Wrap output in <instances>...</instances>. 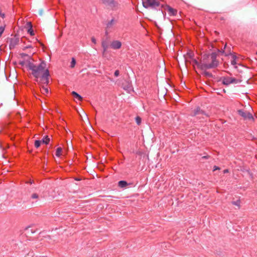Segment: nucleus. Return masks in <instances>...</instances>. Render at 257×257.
<instances>
[{
	"label": "nucleus",
	"instance_id": "72a5a7b5",
	"mask_svg": "<svg viewBox=\"0 0 257 257\" xmlns=\"http://www.w3.org/2000/svg\"><path fill=\"white\" fill-rule=\"evenodd\" d=\"M67 146H68V149H69V147H70L71 148H73L71 143H70L69 144L67 143Z\"/></svg>",
	"mask_w": 257,
	"mask_h": 257
},
{
	"label": "nucleus",
	"instance_id": "58836bf2",
	"mask_svg": "<svg viewBox=\"0 0 257 257\" xmlns=\"http://www.w3.org/2000/svg\"><path fill=\"white\" fill-rule=\"evenodd\" d=\"M208 62H209V63H211V62H212V61H211V60L210 59L209 60Z\"/></svg>",
	"mask_w": 257,
	"mask_h": 257
},
{
	"label": "nucleus",
	"instance_id": "412c9836",
	"mask_svg": "<svg viewBox=\"0 0 257 257\" xmlns=\"http://www.w3.org/2000/svg\"><path fill=\"white\" fill-rule=\"evenodd\" d=\"M231 57H232V60L231 61V63L233 65H235L237 63V62L236 61V57L234 55H232Z\"/></svg>",
	"mask_w": 257,
	"mask_h": 257
},
{
	"label": "nucleus",
	"instance_id": "393cba45",
	"mask_svg": "<svg viewBox=\"0 0 257 257\" xmlns=\"http://www.w3.org/2000/svg\"><path fill=\"white\" fill-rule=\"evenodd\" d=\"M102 46L103 48V50H104V51H105L107 48V45L104 42H102Z\"/></svg>",
	"mask_w": 257,
	"mask_h": 257
},
{
	"label": "nucleus",
	"instance_id": "2f4dec72",
	"mask_svg": "<svg viewBox=\"0 0 257 257\" xmlns=\"http://www.w3.org/2000/svg\"><path fill=\"white\" fill-rule=\"evenodd\" d=\"M91 41L92 42V43H93L94 44H95L96 43V39H95V38L94 37H91Z\"/></svg>",
	"mask_w": 257,
	"mask_h": 257
},
{
	"label": "nucleus",
	"instance_id": "cd10ccee",
	"mask_svg": "<svg viewBox=\"0 0 257 257\" xmlns=\"http://www.w3.org/2000/svg\"><path fill=\"white\" fill-rule=\"evenodd\" d=\"M28 32L30 33V34L31 35V36H33L34 35V32L32 30V28L31 29H29L28 30Z\"/></svg>",
	"mask_w": 257,
	"mask_h": 257
},
{
	"label": "nucleus",
	"instance_id": "473e14b6",
	"mask_svg": "<svg viewBox=\"0 0 257 257\" xmlns=\"http://www.w3.org/2000/svg\"><path fill=\"white\" fill-rule=\"evenodd\" d=\"M119 72L118 70H116L115 72H114V75L115 76L117 77L119 75Z\"/></svg>",
	"mask_w": 257,
	"mask_h": 257
},
{
	"label": "nucleus",
	"instance_id": "aec40b11",
	"mask_svg": "<svg viewBox=\"0 0 257 257\" xmlns=\"http://www.w3.org/2000/svg\"><path fill=\"white\" fill-rule=\"evenodd\" d=\"M203 71V74L205 76L207 77H211L212 76V75L211 73H210L209 72L206 71V70H202Z\"/></svg>",
	"mask_w": 257,
	"mask_h": 257
},
{
	"label": "nucleus",
	"instance_id": "6ab92c4d",
	"mask_svg": "<svg viewBox=\"0 0 257 257\" xmlns=\"http://www.w3.org/2000/svg\"><path fill=\"white\" fill-rule=\"evenodd\" d=\"M62 149L61 147L58 148L56 150V155L57 157H60L61 155Z\"/></svg>",
	"mask_w": 257,
	"mask_h": 257
},
{
	"label": "nucleus",
	"instance_id": "ea45409f",
	"mask_svg": "<svg viewBox=\"0 0 257 257\" xmlns=\"http://www.w3.org/2000/svg\"><path fill=\"white\" fill-rule=\"evenodd\" d=\"M30 46H27V47H25V48H24V49L28 48H30Z\"/></svg>",
	"mask_w": 257,
	"mask_h": 257
},
{
	"label": "nucleus",
	"instance_id": "37998d69",
	"mask_svg": "<svg viewBox=\"0 0 257 257\" xmlns=\"http://www.w3.org/2000/svg\"><path fill=\"white\" fill-rule=\"evenodd\" d=\"M256 54H257V52H256Z\"/></svg>",
	"mask_w": 257,
	"mask_h": 257
},
{
	"label": "nucleus",
	"instance_id": "2eb2a0df",
	"mask_svg": "<svg viewBox=\"0 0 257 257\" xmlns=\"http://www.w3.org/2000/svg\"><path fill=\"white\" fill-rule=\"evenodd\" d=\"M72 94L79 100L81 101L82 100V97L75 91H72Z\"/></svg>",
	"mask_w": 257,
	"mask_h": 257
},
{
	"label": "nucleus",
	"instance_id": "0eeeda50",
	"mask_svg": "<svg viewBox=\"0 0 257 257\" xmlns=\"http://www.w3.org/2000/svg\"><path fill=\"white\" fill-rule=\"evenodd\" d=\"M21 55L22 56V57H24L25 58V57H28V59H27V60H25L24 61H20V64L21 65H22V66H25L26 67L28 68H29V66H28V63H33L31 61V58L27 54H24V53H23L22 54H21Z\"/></svg>",
	"mask_w": 257,
	"mask_h": 257
},
{
	"label": "nucleus",
	"instance_id": "423d86ee",
	"mask_svg": "<svg viewBox=\"0 0 257 257\" xmlns=\"http://www.w3.org/2000/svg\"><path fill=\"white\" fill-rule=\"evenodd\" d=\"M240 82V81H238V80L232 78V77H223L222 78V83L224 85H228L230 84L235 83H237L238 82Z\"/></svg>",
	"mask_w": 257,
	"mask_h": 257
},
{
	"label": "nucleus",
	"instance_id": "c85d7f7f",
	"mask_svg": "<svg viewBox=\"0 0 257 257\" xmlns=\"http://www.w3.org/2000/svg\"><path fill=\"white\" fill-rule=\"evenodd\" d=\"M232 203L233 205H236V206L239 207V206L240 201H233V202H232Z\"/></svg>",
	"mask_w": 257,
	"mask_h": 257
},
{
	"label": "nucleus",
	"instance_id": "f704fd0d",
	"mask_svg": "<svg viewBox=\"0 0 257 257\" xmlns=\"http://www.w3.org/2000/svg\"><path fill=\"white\" fill-rule=\"evenodd\" d=\"M219 168L218 167H217L216 166H214V169H213V171H214L215 170H219Z\"/></svg>",
	"mask_w": 257,
	"mask_h": 257
},
{
	"label": "nucleus",
	"instance_id": "f8f14e48",
	"mask_svg": "<svg viewBox=\"0 0 257 257\" xmlns=\"http://www.w3.org/2000/svg\"><path fill=\"white\" fill-rule=\"evenodd\" d=\"M78 113H79V114L80 116L81 117V119L82 120H83V117L86 120H88V118L87 117V115L86 113L84 111V110L83 109L81 110V113L80 112H78Z\"/></svg>",
	"mask_w": 257,
	"mask_h": 257
},
{
	"label": "nucleus",
	"instance_id": "4468645a",
	"mask_svg": "<svg viewBox=\"0 0 257 257\" xmlns=\"http://www.w3.org/2000/svg\"><path fill=\"white\" fill-rule=\"evenodd\" d=\"M50 138L48 137V136H45L42 141H41V142H42L43 143L45 144H48L50 142Z\"/></svg>",
	"mask_w": 257,
	"mask_h": 257
},
{
	"label": "nucleus",
	"instance_id": "dca6fc26",
	"mask_svg": "<svg viewBox=\"0 0 257 257\" xmlns=\"http://www.w3.org/2000/svg\"><path fill=\"white\" fill-rule=\"evenodd\" d=\"M127 185V183L125 181H120L118 182V186L120 187H125Z\"/></svg>",
	"mask_w": 257,
	"mask_h": 257
},
{
	"label": "nucleus",
	"instance_id": "c9c22d12",
	"mask_svg": "<svg viewBox=\"0 0 257 257\" xmlns=\"http://www.w3.org/2000/svg\"><path fill=\"white\" fill-rule=\"evenodd\" d=\"M224 173H226L228 172V170L227 169L224 170L223 171Z\"/></svg>",
	"mask_w": 257,
	"mask_h": 257
},
{
	"label": "nucleus",
	"instance_id": "f257e3e1",
	"mask_svg": "<svg viewBox=\"0 0 257 257\" xmlns=\"http://www.w3.org/2000/svg\"><path fill=\"white\" fill-rule=\"evenodd\" d=\"M29 69L31 70L32 75L35 77V81L39 85H48L49 83V71L46 67V63L42 62L36 65L34 63H29Z\"/></svg>",
	"mask_w": 257,
	"mask_h": 257
},
{
	"label": "nucleus",
	"instance_id": "9b49d317",
	"mask_svg": "<svg viewBox=\"0 0 257 257\" xmlns=\"http://www.w3.org/2000/svg\"><path fill=\"white\" fill-rule=\"evenodd\" d=\"M41 86V92L44 95H47L49 93V90L47 87H45L46 85H40Z\"/></svg>",
	"mask_w": 257,
	"mask_h": 257
},
{
	"label": "nucleus",
	"instance_id": "9d476101",
	"mask_svg": "<svg viewBox=\"0 0 257 257\" xmlns=\"http://www.w3.org/2000/svg\"><path fill=\"white\" fill-rule=\"evenodd\" d=\"M19 39L17 37H14L11 40L10 48L15 47L19 42Z\"/></svg>",
	"mask_w": 257,
	"mask_h": 257
},
{
	"label": "nucleus",
	"instance_id": "7c9ffc66",
	"mask_svg": "<svg viewBox=\"0 0 257 257\" xmlns=\"http://www.w3.org/2000/svg\"><path fill=\"white\" fill-rule=\"evenodd\" d=\"M123 88L125 90H129L131 89V86L128 84L127 86H126V87L124 86Z\"/></svg>",
	"mask_w": 257,
	"mask_h": 257
},
{
	"label": "nucleus",
	"instance_id": "39448f33",
	"mask_svg": "<svg viewBox=\"0 0 257 257\" xmlns=\"http://www.w3.org/2000/svg\"><path fill=\"white\" fill-rule=\"evenodd\" d=\"M238 114L242 116L244 120H253V117L252 114L248 111H243V110L239 109L238 111Z\"/></svg>",
	"mask_w": 257,
	"mask_h": 257
},
{
	"label": "nucleus",
	"instance_id": "ddd939ff",
	"mask_svg": "<svg viewBox=\"0 0 257 257\" xmlns=\"http://www.w3.org/2000/svg\"><path fill=\"white\" fill-rule=\"evenodd\" d=\"M168 12L170 15H175L177 13V11L171 7L167 8Z\"/></svg>",
	"mask_w": 257,
	"mask_h": 257
},
{
	"label": "nucleus",
	"instance_id": "b1692460",
	"mask_svg": "<svg viewBox=\"0 0 257 257\" xmlns=\"http://www.w3.org/2000/svg\"><path fill=\"white\" fill-rule=\"evenodd\" d=\"M136 121L138 125H140L141 123V118L140 116H137L136 117Z\"/></svg>",
	"mask_w": 257,
	"mask_h": 257
},
{
	"label": "nucleus",
	"instance_id": "4be33fe9",
	"mask_svg": "<svg viewBox=\"0 0 257 257\" xmlns=\"http://www.w3.org/2000/svg\"><path fill=\"white\" fill-rule=\"evenodd\" d=\"M41 141L39 140H36L35 142L34 145L35 147L37 148H38L41 145Z\"/></svg>",
	"mask_w": 257,
	"mask_h": 257
},
{
	"label": "nucleus",
	"instance_id": "f03ea898",
	"mask_svg": "<svg viewBox=\"0 0 257 257\" xmlns=\"http://www.w3.org/2000/svg\"><path fill=\"white\" fill-rule=\"evenodd\" d=\"M217 55L212 53L210 55H204L201 62L199 63L196 60H193V66L196 65L201 70H205L217 67L219 62L216 60Z\"/></svg>",
	"mask_w": 257,
	"mask_h": 257
},
{
	"label": "nucleus",
	"instance_id": "79ce46f5",
	"mask_svg": "<svg viewBox=\"0 0 257 257\" xmlns=\"http://www.w3.org/2000/svg\"><path fill=\"white\" fill-rule=\"evenodd\" d=\"M2 51L1 47H0V52Z\"/></svg>",
	"mask_w": 257,
	"mask_h": 257
},
{
	"label": "nucleus",
	"instance_id": "20e7f679",
	"mask_svg": "<svg viewBox=\"0 0 257 257\" xmlns=\"http://www.w3.org/2000/svg\"><path fill=\"white\" fill-rule=\"evenodd\" d=\"M143 6L145 8H155L159 6V3L157 0H142Z\"/></svg>",
	"mask_w": 257,
	"mask_h": 257
},
{
	"label": "nucleus",
	"instance_id": "1a4fd4ad",
	"mask_svg": "<svg viewBox=\"0 0 257 257\" xmlns=\"http://www.w3.org/2000/svg\"><path fill=\"white\" fill-rule=\"evenodd\" d=\"M116 22V20L112 18L106 25V29L109 30L110 29Z\"/></svg>",
	"mask_w": 257,
	"mask_h": 257
},
{
	"label": "nucleus",
	"instance_id": "7ed1b4c3",
	"mask_svg": "<svg viewBox=\"0 0 257 257\" xmlns=\"http://www.w3.org/2000/svg\"><path fill=\"white\" fill-rule=\"evenodd\" d=\"M101 1L108 9L112 11H116L119 9V4L115 0H101Z\"/></svg>",
	"mask_w": 257,
	"mask_h": 257
},
{
	"label": "nucleus",
	"instance_id": "6e6552de",
	"mask_svg": "<svg viewBox=\"0 0 257 257\" xmlns=\"http://www.w3.org/2000/svg\"><path fill=\"white\" fill-rule=\"evenodd\" d=\"M110 46L114 49H118L121 47V43L119 41H114L111 43Z\"/></svg>",
	"mask_w": 257,
	"mask_h": 257
},
{
	"label": "nucleus",
	"instance_id": "bb28decb",
	"mask_svg": "<svg viewBox=\"0 0 257 257\" xmlns=\"http://www.w3.org/2000/svg\"><path fill=\"white\" fill-rule=\"evenodd\" d=\"M5 30V27L1 26L0 27V37H1L2 34L3 33L4 31Z\"/></svg>",
	"mask_w": 257,
	"mask_h": 257
},
{
	"label": "nucleus",
	"instance_id": "4c0bfd02",
	"mask_svg": "<svg viewBox=\"0 0 257 257\" xmlns=\"http://www.w3.org/2000/svg\"><path fill=\"white\" fill-rule=\"evenodd\" d=\"M203 158H208V156H204Z\"/></svg>",
	"mask_w": 257,
	"mask_h": 257
},
{
	"label": "nucleus",
	"instance_id": "f3484780",
	"mask_svg": "<svg viewBox=\"0 0 257 257\" xmlns=\"http://www.w3.org/2000/svg\"><path fill=\"white\" fill-rule=\"evenodd\" d=\"M202 113H203V111L201 110L200 108L198 107L195 110L194 112V115H196L197 114H202Z\"/></svg>",
	"mask_w": 257,
	"mask_h": 257
},
{
	"label": "nucleus",
	"instance_id": "c756f323",
	"mask_svg": "<svg viewBox=\"0 0 257 257\" xmlns=\"http://www.w3.org/2000/svg\"><path fill=\"white\" fill-rule=\"evenodd\" d=\"M32 198L33 199H37L38 198V195L36 193H34L32 195Z\"/></svg>",
	"mask_w": 257,
	"mask_h": 257
},
{
	"label": "nucleus",
	"instance_id": "a878e982",
	"mask_svg": "<svg viewBox=\"0 0 257 257\" xmlns=\"http://www.w3.org/2000/svg\"><path fill=\"white\" fill-rule=\"evenodd\" d=\"M26 27L28 28V29L32 28V25L31 22H27L26 24Z\"/></svg>",
	"mask_w": 257,
	"mask_h": 257
},
{
	"label": "nucleus",
	"instance_id": "a211bd4d",
	"mask_svg": "<svg viewBox=\"0 0 257 257\" xmlns=\"http://www.w3.org/2000/svg\"><path fill=\"white\" fill-rule=\"evenodd\" d=\"M10 97L11 98H14L15 97V90L13 87L10 88Z\"/></svg>",
	"mask_w": 257,
	"mask_h": 257
},
{
	"label": "nucleus",
	"instance_id": "e433bc0d",
	"mask_svg": "<svg viewBox=\"0 0 257 257\" xmlns=\"http://www.w3.org/2000/svg\"><path fill=\"white\" fill-rule=\"evenodd\" d=\"M42 13H43V11L41 10L40 12V15H42Z\"/></svg>",
	"mask_w": 257,
	"mask_h": 257
},
{
	"label": "nucleus",
	"instance_id": "a19ab883",
	"mask_svg": "<svg viewBox=\"0 0 257 257\" xmlns=\"http://www.w3.org/2000/svg\"><path fill=\"white\" fill-rule=\"evenodd\" d=\"M226 46V44H225V45L224 47V49H225V48Z\"/></svg>",
	"mask_w": 257,
	"mask_h": 257
},
{
	"label": "nucleus",
	"instance_id": "5701e85b",
	"mask_svg": "<svg viewBox=\"0 0 257 257\" xmlns=\"http://www.w3.org/2000/svg\"><path fill=\"white\" fill-rule=\"evenodd\" d=\"M75 64H76L75 59L74 58H72V61H71V62L70 67L71 68H73V67H74Z\"/></svg>",
	"mask_w": 257,
	"mask_h": 257
}]
</instances>
